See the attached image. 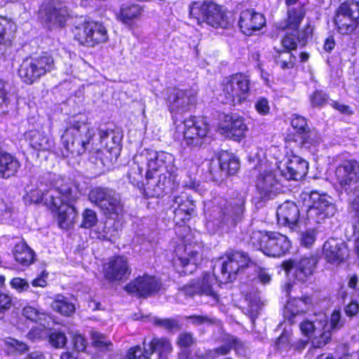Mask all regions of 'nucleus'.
<instances>
[{"label":"nucleus","mask_w":359,"mask_h":359,"mask_svg":"<svg viewBox=\"0 0 359 359\" xmlns=\"http://www.w3.org/2000/svg\"><path fill=\"white\" fill-rule=\"evenodd\" d=\"M257 189L264 200L272 198L280 192V187L271 171L261 172L257 179Z\"/></svg>","instance_id":"b1692460"},{"label":"nucleus","mask_w":359,"mask_h":359,"mask_svg":"<svg viewBox=\"0 0 359 359\" xmlns=\"http://www.w3.org/2000/svg\"><path fill=\"white\" fill-rule=\"evenodd\" d=\"M230 267H231V265H230V263L228 261V259H226V261H224L222 262L221 268H220V271H221V277H220L221 279L219 280L220 282L226 283L229 282H232L233 280H234L236 279L235 276H232L230 274Z\"/></svg>","instance_id":"e2e57ef3"},{"label":"nucleus","mask_w":359,"mask_h":359,"mask_svg":"<svg viewBox=\"0 0 359 359\" xmlns=\"http://www.w3.org/2000/svg\"><path fill=\"white\" fill-rule=\"evenodd\" d=\"M290 338V332L284 330L281 335L276 339V346L277 348L280 351H288L292 348Z\"/></svg>","instance_id":"4d7b16f0"},{"label":"nucleus","mask_w":359,"mask_h":359,"mask_svg":"<svg viewBox=\"0 0 359 359\" xmlns=\"http://www.w3.org/2000/svg\"><path fill=\"white\" fill-rule=\"evenodd\" d=\"M309 163L302 157L292 155L287 158L282 168L281 175L287 180H302L308 172Z\"/></svg>","instance_id":"5701e85b"},{"label":"nucleus","mask_w":359,"mask_h":359,"mask_svg":"<svg viewBox=\"0 0 359 359\" xmlns=\"http://www.w3.org/2000/svg\"><path fill=\"white\" fill-rule=\"evenodd\" d=\"M155 326L163 328L169 332L180 330L181 325L178 320L173 318H160L154 317L152 319Z\"/></svg>","instance_id":"09e8293b"},{"label":"nucleus","mask_w":359,"mask_h":359,"mask_svg":"<svg viewBox=\"0 0 359 359\" xmlns=\"http://www.w3.org/2000/svg\"><path fill=\"white\" fill-rule=\"evenodd\" d=\"M216 279L217 278L209 273L204 274L203 279L196 283L201 295L209 296L213 299L217 300V294L212 288V284L215 282Z\"/></svg>","instance_id":"37998d69"},{"label":"nucleus","mask_w":359,"mask_h":359,"mask_svg":"<svg viewBox=\"0 0 359 359\" xmlns=\"http://www.w3.org/2000/svg\"><path fill=\"white\" fill-rule=\"evenodd\" d=\"M67 341V337L62 332L53 330L48 334V342L55 348H63Z\"/></svg>","instance_id":"8fccbe9b"},{"label":"nucleus","mask_w":359,"mask_h":359,"mask_svg":"<svg viewBox=\"0 0 359 359\" xmlns=\"http://www.w3.org/2000/svg\"><path fill=\"white\" fill-rule=\"evenodd\" d=\"M13 255L15 261L23 266H29L34 262V252L25 242L15 245Z\"/></svg>","instance_id":"e433bc0d"},{"label":"nucleus","mask_w":359,"mask_h":359,"mask_svg":"<svg viewBox=\"0 0 359 359\" xmlns=\"http://www.w3.org/2000/svg\"><path fill=\"white\" fill-rule=\"evenodd\" d=\"M184 141L189 147H197L203 144L208 133V125L203 118L190 116L183 121Z\"/></svg>","instance_id":"ddd939ff"},{"label":"nucleus","mask_w":359,"mask_h":359,"mask_svg":"<svg viewBox=\"0 0 359 359\" xmlns=\"http://www.w3.org/2000/svg\"><path fill=\"white\" fill-rule=\"evenodd\" d=\"M255 109L262 116L269 114L270 105L268 99L264 97H258L255 102Z\"/></svg>","instance_id":"052dcab7"},{"label":"nucleus","mask_w":359,"mask_h":359,"mask_svg":"<svg viewBox=\"0 0 359 359\" xmlns=\"http://www.w3.org/2000/svg\"><path fill=\"white\" fill-rule=\"evenodd\" d=\"M51 306L54 311L65 316H70L75 312L74 304L62 295H57Z\"/></svg>","instance_id":"a19ab883"},{"label":"nucleus","mask_w":359,"mask_h":359,"mask_svg":"<svg viewBox=\"0 0 359 359\" xmlns=\"http://www.w3.org/2000/svg\"><path fill=\"white\" fill-rule=\"evenodd\" d=\"M304 15L305 12L302 7L289 8L287 10V19L285 23V25L280 27L282 29L293 30L294 32L297 33V32H299V27L304 18Z\"/></svg>","instance_id":"58836bf2"},{"label":"nucleus","mask_w":359,"mask_h":359,"mask_svg":"<svg viewBox=\"0 0 359 359\" xmlns=\"http://www.w3.org/2000/svg\"><path fill=\"white\" fill-rule=\"evenodd\" d=\"M253 266L254 271L256 273L257 278L263 285L268 284L271 280V275L269 273L268 269L261 267L252 262L250 264Z\"/></svg>","instance_id":"13d9d810"},{"label":"nucleus","mask_w":359,"mask_h":359,"mask_svg":"<svg viewBox=\"0 0 359 359\" xmlns=\"http://www.w3.org/2000/svg\"><path fill=\"white\" fill-rule=\"evenodd\" d=\"M11 285L19 292L27 291L29 288V283L21 278L15 277L11 280Z\"/></svg>","instance_id":"69168bd1"},{"label":"nucleus","mask_w":359,"mask_h":359,"mask_svg":"<svg viewBox=\"0 0 359 359\" xmlns=\"http://www.w3.org/2000/svg\"><path fill=\"white\" fill-rule=\"evenodd\" d=\"M202 248L200 244L187 243L184 245H179L176 250L175 253L177 255V259L175 262H179L180 264L187 269L184 273H192L196 268V263L198 257L201 256Z\"/></svg>","instance_id":"aec40b11"},{"label":"nucleus","mask_w":359,"mask_h":359,"mask_svg":"<svg viewBox=\"0 0 359 359\" xmlns=\"http://www.w3.org/2000/svg\"><path fill=\"white\" fill-rule=\"evenodd\" d=\"M69 16L67 4L60 0H50L41 11V20L49 29L65 27Z\"/></svg>","instance_id":"f8f14e48"},{"label":"nucleus","mask_w":359,"mask_h":359,"mask_svg":"<svg viewBox=\"0 0 359 359\" xmlns=\"http://www.w3.org/2000/svg\"><path fill=\"white\" fill-rule=\"evenodd\" d=\"M334 23L340 34L353 33L359 25V2L346 0L341 3L335 11Z\"/></svg>","instance_id":"1a4fd4ad"},{"label":"nucleus","mask_w":359,"mask_h":359,"mask_svg":"<svg viewBox=\"0 0 359 359\" xmlns=\"http://www.w3.org/2000/svg\"><path fill=\"white\" fill-rule=\"evenodd\" d=\"M291 126L299 133L302 140V147H307L311 143L310 138V129L308 126L306 119L300 115L293 114L291 120Z\"/></svg>","instance_id":"72a5a7b5"},{"label":"nucleus","mask_w":359,"mask_h":359,"mask_svg":"<svg viewBox=\"0 0 359 359\" xmlns=\"http://www.w3.org/2000/svg\"><path fill=\"white\" fill-rule=\"evenodd\" d=\"M265 25L264 16L254 10H245L241 13L238 25L243 34L250 36Z\"/></svg>","instance_id":"a878e982"},{"label":"nucleus","mask_w":359,"mask_h":359,"mask_svg":"<svg viewBox=\"0 0 359 359\" xmlns=\"http://www.w3.org/2000/svg\"><path fill=\"white\" fill-rule=\"evenodd\" d=\"M290 241L287 237L275 231H269V236L263 252L271 257H280L288 252Z\"/></svg>","instance_id":"393cba45"},{"label":"nucleus","mask_w":359,"mask_h":359,"mask_svg":"<svg viewBox=\"0 0 359 359\" xmlns=\"http://www.w3.org/2000/svg\"><path fill=\"white\" fill-rule=\"evenodd\" d=\"M139 161H141V158L130 164L129 170L127 172V177L129 182L137 187H140L142 184L144 177V168L140 165Z\"/></svg>","instance_id":"c03bdc74"},{"label":"nucleus","mask_w":359,"mask_h":359,"mask_svg":"<svg viewBox=\"0 0 359 359\" xmlns=\"http://www.w3.org/2000/svg\"><path fill=\"white\" fill-rule=\"evenodd\" d=\"M208 171L212 178L215 181L222 180L225 176V172L221 169L220 161L218 163L210 162Z\"/></svg>","instance_id":"680f3d73"},{"label":"nucleus","mask_w":359,"mask_h":359,"mask_svg":"<svg viewBox=\"0 0 359 359\" xmlns=\"http://www.w3.org/2000/svg\"><path fill=\"white\" fill-rule=\"evenodd\" d=\"M11 89L7 81L0 79V116L7 114L13 109Z\"/></svg>","instance_id":"4c0bfd02"},{"label":"nucleus","mask_w":359,"mask_h":359,"mask_svg":"<svg viewBox=\"0 0 359 359\" xmlns=\"http://www.w3.org/2000/svg\"><path fill=\"white\" fill-rule=\"evenodd\" d=\"M263 304L261 302L259 297L256 296L254 298L250 297L248 300V307L245 308L246 313L250 316L252 321L258 316L260 309H262Z\"/></svg>","instance_id":"864d4df0"},{"label":"nucleus","mask_w":359,"mask_h":359,"mask_svg":"<svg viewBox=\"0 0 359 359\" xmlns=\"http://www.w3.org/2000/svg\"><path fill=\"white\" fill-rule=\"evenodd\" d=\"M309 199L311 205L309 206L308 215L313 217L316 223H320L324 219L334 215L335 206L329 201L327 195L312 191L309 194Z\"/></svg>","instance_id":"4468645a"},{"label":"nucleus","mask_w":359,"mask_h":359,"mask_svg":"<svg viewBox=\"0 0 359 359\" xmlns=\"http://www.w3.org/2000/svg\"><path fill=\"white\" fill-rule=\"evenodd\" d=\"M310 28L308 27L304 32H294L291 30V32H287L285 36L281 40V44L283 49L292 50H295L297 48L298 43L302 46H304L307 41L309 35V31Z\"/></svg>","instance_id":"473e14b6"},{"label":"nucleus","mask_w":359,"mask_h":359,"mask_svg":"<svg viewBox=\"0 0 359 359\" xmlns=\"http://www.w3.org/2000/svg\"><path fill=\"white\" fill-rule=\"evenodd\" d=\"M219 158L221 169L225 172V176L234 175L239 170V161L232 154L227 151H222Z\"/></svg>","instance_id":"ea45409f"},{"label":"nucleus","mask_w":359,"mask_h":359,"mask_svg":"<svg viewBox=\"0 0 359 359\" xmlns=\"http://www.w3.org/2000/svg\"><path fill=\"white\" fill-rule=\"evenodd\" d=\"M78 198V188L72 182L62 184L46 193L36 188L27 194V198L30 203H39L44 199L46 204L53 206L57 212V224L64 229H70L75 223L78 212L74 203Z\"/></svg>","instance_id":"f257e3e1"},{"label":"nucleus","mask_w":359,"mask_h":359,"mask_svg":"<svg viewBox=\"0 0 359 359\" xmlns=\"http://www.w3.org/2000/svg\"><path fill=\"white\" fill-rule=\"evenodd\" d=\"M232 348L241 354L243 349V343L238 339L233 337L229 339L227 344H224L218 348H214L213 354H216L217 357L224 355L228 354ZM210 353H212V352H210Z\"/></svg>","instance_id":"a18cd8bd"},{"label":"nucleus","mask_w":359,"mask_h":359,"mask_svg":"<svg viewBox=\"0 0 359 359\" xmlns=\"http://www.w3.org/2000/svg\"><path fill=\"white\" fill-rule=\"evenodd\" d=\"M312 303L311 297L306 295L300 298L289 299L284 310V317L290 324L297 323L296 318L307 309V306Z\"/></svg>","instance_id":"cd10ccee"},{"label":"nucleus","mask_w":359,"mask_h":359,"mask_svg":"<svg viewBox=\"0 0 359 359\" xmlns=\"http://www.w3.org/2000/svg\"><path fill=\"white\" fill-rule=\"evenodd\" d=\"M268 236L269 231H252L250 235L249 242L252 247L263 252Z\"/></svg>","instance_id":"de8ad7c7"},{"label":"nucleus","mask_w":359,"mask_h":359,"mask_svg":"<svg viewBox=\"0 0 359 359\" xmlns=\"http://www.w3.org/2000/svg\"><path fill=\"white\" fill-rule=\"evenodd\" d=\"M277 55L274 57L276 65H279L282 69H292L294 66L296 57L290 50L285 49H277L275 48Z\"/></svg>","instance_id":"79ce46f5"},{"label":"nucleus","mask_w":359,"mask_h":359,"mask_svg":"<svg viewBox=\"0 0 359 359\" xmlns=\"http://www.w3.org/2000/svg\"><path fill=\"white\" fill-rule=\"evenodd\" d=\"M250 81L243 74H236L225 78L222 83L224 103L241 104L250 95Z\"/></svg>","instance_id":"6e6552de"},{"label":"nucleus","mask_w":359,"mask_h":359,"mask_svg":"<svg viewBox=\"0 0 359 359\" xmlns=\"http://www.w3.org/2000/svg\"><path fill=\"white\" fill-rule=\"evenodd\" d=\"M73 344L75 349L77 350L78 351H84L86 348V339L81 334H75L74 335Z\"/></svg>","instance_id":"774afa93"},{"label":"nucleus","mask_w":359,"mask_h":359,"mask_svg":"<svg viewBox=\"0 0 359 359\" xmlns=\"http://www.w3.org/2000/svg\"><path fill=\"white\" fill-rule=\"evenodd\" d=\"M317 233V231L313 228L302 231L299 235L301 245L311 248L316 240Z\"/></svg>","instance_id":"3c124183"},{"label":"nucleus","mask_w":359,"mask_h":359,"mask_svg":"<svg viewBox=\"0 0 359 359\" xmlns=\"http://www.w3.org/2000/svg\"><path fill=\"white\" fill-rule=\"evenodd\" d=\"M172 346L169 339L166 338H154L147 346H145L144 359H149L154 351H159L162 355L172 351Z\"/></svg>","instance_id":"f704fd0d"},{"label":"nucleus","mask_w":359,"mask_h":359,"mask_svg":"<svg viewBox=\"0 0 359 359\" xmlns=\"http://www.w3.org/2000/svg\"><path fill=\"white\" fill-rule=\"evenodd\" d=\"M161 283L155 277L149 275L138 276L125 286V290L135 297L146 298L157 293Z\"/></svg>","instance_id":"2eb2a0df"},{"label":"nucleus","mask_w":359,"mask_h":359,"mask_svg":"<svg viewBox=\"0 0 359 359\" xmlns=\"http://www.w3.org/2000/svg\"><path fill=\"white\" fill-rule=\"evenodd\" d=\"M318 259L316 256H304L299 259L285 261L282 263V267L287 273L293 271L296 279L304 282L308 277L313 274Z\"/></svg>","instance_id":"dca6fc26"},{"label":"nucleus","mask_w":359,"mask_h":359,"mask_svg":"<svg viewBox=\"0 0 359 359\" xmlns=\"http://www.w3.org/2000/svg\"><path fill=\"white\" fill-rule=\"evenodd\" d=\"M99 136L102 146L104 147V151L109 156L106 161L102 156L104 155V151H97L95 156H91L90 161L93 162L98 168L102 169L104 167L109 165L113 160H116L121 153L122 140L121 134L114 130H99Z\"/></svg>","instance_id":"0eeeda50"},{"label":"nucleus","mask_w":359,"mask_h":359,"mask_svg":"<svg viewBox=\"0 0 359 359\" xmlns=\"http://www.w3.org/2000/svg\"><path fill=\"white\" fill-rule=\"evenodd\" d=\"M227 259L230 263V274L236 276L244 267H248L252 263L248 255L241 251H231L227 254Z\"/></svg>","instance_id":"7c9ffc66"},{"label":"nucleus","mask_w":359,"mask_h":359,"mask_svg":"<svg viewBox=\"0 0 359 359\" xmlns=\"http://www.w3.org/2000/svg\"><path fill=\"white\" fill-rule=\"evenodd\" d=\"M323 252L326 261L335 266L345 262L349 256L347 245L334 238H330L324 243Z\"/></svg>","instance_id":"6ab92c4d"},{"label":"nucleus","mask_w":359,"mask_h":359,"mask_svg":"<svg viewBox=\"0 0 359 359\" xmlns=\"http://www.w3.org/2000/svg\"><path fill=\"white\" fill-rule=\"evenodd\" d=\"M168 107L172 114H181L189 111L196 102V94L192 90H172L168 98Z\"/></svg>","instance_id":"f3484780"},{"label":"nucleus","mask_w":359,"mask_h":359,"mask_svg":"<svg viewBox=\"0 0 359 359\" xmlns=\"http://www.w3.org/2000/svg\"><path fill=\"white\" fill-rule=\"evenodd\" d=\"M278 223L296 231L299 227V209L295 203L287 201L280 205L276 210Z\"/></svg>","instance_id":"4be33fe9"},{"label":"nucleus","mask_w":359,"mask_h":359,"mask_svg":"<svg viewBox=\"0 0 359 359\" xmlns=\"http://www.w3.org/2000/svg\"><path fill=\"white\" fill-rule=\"evenodd\" d=\"M54 67L55 62L52 55L43 53L40 55L24 59L18 69V74L25 83L32 84L53 70Z\"/></svg>","instance_id":"423d86ee"},{"label":"nucleus","mask_w":359,"mask_h":359,"mask_svg":"<svg viewBox=\"0 0 359 359\" xmlns=\"http://www.w3.org/2000/svg\"><path fill=\"white\" fill-rule=\"evenodd\" d=\"M97 222L96 212L90 209H86L82 213V223L81 227L89 229L95 226Z\"/></svg>","instance_id":"6e6d98bb"},{"label":"nucleus","mask_w":359,"mask_h":359,"mask_svg":"<svg viewBox=\"0 0 359 359\" xmlns=\"http://www.w3.org/2000/svg\"><path fill=\"white\" fill-rule=\"evenodd\" d=\"M94 128L82 115H76L68 118L66 128L61 135L64 147L76 156L84 154L95 136Z\"/></svg>","instance_id":"7ed1b4c3"},{"label":"nucleus","mask_w":359,"mask_h":359,"mask_svg":"<svg viewBox=\"0 0 359 359\" xmlns=\"http://www.w3.org/2000/svg\"><path fill=\"white\" fill-rule=\"evenodd\" d=\"M93 346L101 351H110L113 350V344L107 337L95 330L90 331Z\"/></svg>","instance_id":"49530a36"},{"label":"nucleus","mask_w":359,"mask_h":359,"mask_svg":"<svg viewBox=\"0 0 359 359\" xmlns=\"http://www.w3.org/2000/svg\"><path fill=\"white\" fill-rule=\"evenodd\" d=\"M11 298L6 294H0V318H2L6 311L11 306Z\"/></svg>","instance_id":"338daca9"},{"label":"nucleus","mask_w":359,"mask_h":359,"mask_svg":"<svg viewBox=\"0 0 359 359\" xmlns=\"http://www.w3.org/2000/svg\"><path fill=\"white\" fill-rule=\"evenodd\" d=\"M143 13V8L137 4L123 5L116 14L117 20L125 26L133 29L136 26V21L139 20Z\"/></svg>","instance_id":"c756f323"},{"label":"nucleus","mask_w":359,"mask_h":359,"mask_svg":"<svg viewBox=\"0 0 359 359\" xmlns=\"http://www.w3.org/2000/svg\"><path fill=\"white\" fill-rule=\"evenodd\" d=\"M28 137L30 146L36 150H49L54 145L53 139L39 130L30 131Z\"/></svg>","instance_id":"c9c22d12"},{"label":"nucleus","mask_w":359,"mask_h":359,"mask_svg":"<svg viewBox=\"0 0 359 359\" xmlns=\"http://www.w3.org/2000/svg\"><path fill=\"white\" fill-rule=\"evenodd\" d=\"M345 325V320L341 316L339 310H334L330 316V327L328 330L323 332L320 335L318 346H325L331 339V331L337 332L341 329Z\"/></svg>","instance_id":"2f4dec72"},{"label":"nucleus","mask_w":359,"mask_h":359,"mask_svg":"<svg viewBox=\"0 0 359 359\" xmlns=\"http://www.w3.org/2000/svg\"><path fill=\"white\" fill-rule=\"evenodd\" d=\"M187 319L190 320L194 325H212L215 323V319L205 315V316H198L192 315L187 317Z\"/></svg>","instance_id":"0e129e2a"},{"label":"nucleus","mask_w":359,"mask_h":359,"mask_svg":"<svg viewBox=\"0 0 359 359\" xmlns=\"http://www.w3.org/2000/svg\"><path fill=\"white\" fill-rule=\"evenodd\" d=\"M74 33L79 43L89 47L105 42L108 39L106 28L102 23L94 21L86 22L76 27Z\"/></svg>","instance_id":"9b49d317"},{"label":"nucleus","mask_w":359,"mask_h":359,"mask_svg":"<svg viewBox=\"0 0 359 359\" xmlns=\"http://www.w3.org/2000/svg\"><path fill=\"white\" fill-rule=\"evenodd\" d=\"M337 181L344 192L350 196L359 192V162L345 161L335 170Z\"/></svg>","instance_id":"9d476101"},{"label":"nucleus","mask_w":359,"mask_h":359,"mask_svg":"<svg viewBox=\"0 0 359 359\" xmlns=\"http://www.w3.org/2000/svg\"><path fill=\"white\" fill-rule=\"evenodd\" d=\"M171 208L173 209L175 219L186 222L196 213L194 201L185 192L171 198Z\"/></svg>","instance_id":"412c9836"},{"label":"nucleus","mask_w":359,"mask_h":359,"mask_svg":"<svg viewBox=\"0 0 359 359\" xmlns=\"http://www.w3.org/2000/svg\"><path fill=\"white\" fill-rule=\"evenodd\" d=\"M189 14L198 25L205 22L214 27H226L228 25L225 13L212 1H192L189 6Z\"/></svg>","instance_id":"39448f33"},{"label":"nucleus","mask_w":359,"mask_h":359,"mask_svg":"<svg viewBox=\"0 0 359 359\" xmlns=\"http://www.w3.org/2000/svg\"><path fill=\"white\" fill-rule=\"evenodd\" d=\"M245 201L243 198L233 199L221 210L220 219L230 226H236L243 217Z\"/></svg>","instance_id":"bb28decb"},{"label":"nucleus","mask_w":359,"mask_h":359,"mask_svg":"<svg viewBox=\"0 0 359 359\" xmlns=\"http://www.w3.org/2000/svg\"><path fill=\"white\" fill-rule=\"evenodd\" d=\"M309 100L312 107H321L327 102L328 95L321 90H316L310 95Z\"/></svg>","instance_id":"5fc2aeb1"},{"label":"nucleus","mask_w":359,"mask_h":359,"mask_svg":"<svg viewBox=\"0 0 359 359\" xmlns=\"http://www.w3.org/2000/svg\"><path fill=\"white\" fill-rule=\"evenodd\" d=\"M91 203L102 210L110 218L116 219L124 213V205L121 194L113 189L96 187L88 194Z\"/></svg>","instance_id":"20e7f679"},{"label":"nucleus","mask_w":359,"mask_h":359,"mask_svg":"<svg viewBox=\"0 0 359 359\" xmlns=\"http://www.w3.org/2000/svg\"><path fill=\"white\" fill-rule=\"evenodd\" d=\"M130 273L131 269L128 259L123 256H116L111 259L104 267V277L109 281L124 280Z\"/></svg>","instance_id":"a211bd4d"},{"label":"nucleus","mask_w":359,"mask_h":359,"mask_svg":"<svg viewBox=\"0 0 359 359\" xmlns=\"http://www.w3.org/2000/svg\"><path fill=\"white\" fill-rule=\"evenodd\" d=\"M22 316L27 319L35 323H41L42 320H45L46 318V314L43 312L31 306L24 307L22 309Z\"/></svg>","instance_id":"603ef678"},{"label":"nucleus","mask_w":359,"mask_h":359,"mask_svg":"<svg viewBox=\"0 0 359 359\" xmlns=\"http://www.w3.org/2000/svg\"><path fill=\"white\" fill-rule=\"evenodd\" d=\"M141 163L145 162L147 170L145 177L147 189H151V196L159 197L172 185L176 179L177 167L174 156L168 152L144 149L139 157Z\"/></svg>","instance_id":"f03ea898"},{"label":"nucleus","mask_w":359,"mask_h":359,"mask_svg":"<svg viewBox=\"0 0 359 359\" xmlns=\"http://www.w3.org/2000/svg\"><path fill=\"white\" fill-rule=\"evenodd\" d=\"M196 343L193 334L191 332H182L179 334L177 339V344L182 348H187Z\"/></svg>","instance_id":"bf43d9fd"},{"label":"nucleus","mask_w":359,"mask_h":359,"mask_svg":"<svg viewBox=\"0 0 359 359\" xmlns=\"http://www.w3.org/2000/svg\"><path fill=\"white\" fill-rule=\"evenodd\" d=\"M221 129L227 136L239 140L245 136L248 130V126L243 117L234 114L225 116L224 122Z\"/></svg>","instance_id":"c85d7f7f"}]
</instances>
